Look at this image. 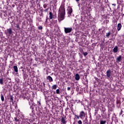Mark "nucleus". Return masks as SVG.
I'll return each mask as SVG.
<instances>
[{
    "mask_svg": "<svg viewBox=\"0 0 124 124\" xmlns=\"http://www.w3.org/2000/svg\"><path fill=\"white\" fill-rule=\"evenodd\" d=\"M106 124V121H105L101 120L100 121V124Z\"/></svg>",
    "mask_w": 124,
    "mask_h": 124,
    "instance_id": "obj_23",
    "label": "nucleus"
},
{
    "mask_svg": "<svg viewBox=\"0 0 124 124\" xmlns=\"http://www.w3.org/2000/svg\"><path fill=\"white\" fill-rule=\"evenodd\" d=\"M10 99L11 101L12 102V101H13V97L11 96L10 98Z\"/></svg>",
    "mask_w": 124,
    "mask_h": 124,
    "instance_id": "obj_30",
    "label": "nucleus"
},
{
    "mask_svg": "<svg viewBox=\"0 0 124 124\" xmlns=\"http://www.w3.org/2000/svg\"><path fill=\"white\" fill-rule=\"evenodd\" d=\"M0 96H1V100L2 101H4V97H3V95H2V94H1Z\"/></svg>",
    "mask_w": 124,
    "mask_h": 124,
    "instance_id": "obj_22",
    "label": "nucleus"
},
{
    "mask_svg": "<svg viewBox=\"0 0 124 124\" xmlns=\"http://www.w3.org/2000/svg\"><path fill=\"white\" fill-rule=\"evenodd\" d=\"M75 117H76V118H77V119H79L80 118V116H79L77 115H75Z\"/></svg>",
    "mask_w": 124,
    "mask_h": 124,
    "instance_id": "obj_31",
    "label": "nucleus"
},
{
    "mask_svg": "<svg viewBox=\"0 0 124 124\" xmlns=\"http://www.w3.org/2000/svg\"><path fill=\"white\" fill-rule=\"evenodd\" d=\"M83 54L84 56H85H85H87V55H88V52H83Z\"/></svg>",
    "mask_w": 124,
    "mask_h": 124,
    "instance_id": "obj_28",
    "label": "nucleus"
},
{
    "mask_svg": "<svg viewBox=\"0 0 124 124\" xmlns=\"http://www.w3.org/2000/svg\"><path fill=\"white\" fill-rule=\"evenodd\" d=\"M106 36H107V37H109V36H110V32L107 33Z\"/></svg>",
    "mask_w": 124,
    "mask_h": 124,
    "instance_id": "obj_24",
    "label": "nucleus"
},
{
    "mask_svg": "<svg viewBox=\"0 0 124 124\" xmlns=\"http://www.w3.org/2000/svg\"><path fill=\"white\" fill-rule=\"evenodd\" d=\"M44 8H47V4H45L44 5Z\"/></svg>",
    "mask_w": 124,
    "mask_h": 124,
    "instance_id": "obj_33",
    "label": "nucleus"
},
{
    "mask_svg": "<svg viewBox=\"0 0 124 124\" xmlns=\"http://www.w3.org/2000/svg\"><path fill=\"white\" fill-rule=\"evenodd\" d=\"M64 31L65 33H69L71 31H72V28H64Z\"/></svg>",
    "mask_w": 124,
    "mask_h": 124,
    "instance_id": "obj_3",
    "label": "nucleus"
},
{
    "mask_svg": "<svg viewBox=\"0 0 124 124\" xmlns=\"http://www.w3.org/2000/svg\"><path fill=\"white\" fill-rule=\"evenodd\" d=\"M65 16V9L64 8V5H61L59 10L58 20L59 21H62L64 20Z\"/></svg>",
    "mask_w": 124,
    "mask_h": 124,
    "instance_id": "obj_1",
    "label": "nucleus"
},
{
    "mask_svg": "<svg viewBox=\"0 0 124 124\" xmlns=\"http://www.w3.org/2000/svg\"><path fill=\"white\" fill-rule=\"evenodd\" d=\"M67 11L68 16L69 17H70V16H71V13H72L73 12L72 8H71V7H68L67 8Z\"/></svg>",
    "mask_w": 124,
    "mask_h": 124,
    "instance_id": "obj_5",
    "label": "nucleus"
},
{
    "mask_svg": "<svg viewBox=\"0 0 124 124\" xmlns=\"http://www.w3.org/2000/svg\"><path fill=\"white\" fill-rule=\"evenodd\" d=\"M84 124H90L88 123V122H85Z\"/></svg>",
    "mask_w": 124,
    "mask_h": 124,
    "instance_id": "obj_37",
    "label": "nucleus"
},
{
    "mask_svg": "<svg viewBox=\"0 0 124 124\" xmlns=\"http://www.w3.org/2000/svg\"><path fill=\"white\" fill-rule=\"evenodd\" d=\"M14 69L15 72H17L18 71V67H17V66H14Z\"/></svg>",
    "mask_w": 124,
    "mask_h": 124,
    "instance_id": "obj_19",
    "label": "nucleus"
},
{
    "mask_svg": "<svg viewBox=\"0 0 124 124\" xmlns=\"http://www.w3.org/2000/svg\"><path fill=\"white\" fill-rule=\"evenodd\" d=\"M16 28L17 29H20V26H19V24H16Z\"/></svg>",
    "mask_w": 124,
    "mask_h": 124,
    "instance_id": "obj_26",
    "label": "nucleus"
},
{
    "mask_svg": "<svg viewBox=\"0 0 124 124\" xmlns=\"http://www.w3.org/2000/svg\"><path fill=\"white\" fill-rule=\"evenodd\" d=\"M107 77L110 78L111 77V70H108L106 73Z\"/></svg>",
    "mask_w": 124,
    "mask_h": 124,
    "instance_id": "obj_8",
    "label": "nucleus"
},
{
    "mask_svg": "<svg viewBox=\"0 0 124 124\" xmlns=\"http://www.w3.org/2000/svg\"><path fill=\"white\" fill-rule=\"evenodd\" d=\"M30 95L29 93H26V96H25V98H27V99H28V100H29L30 97Z\"/></svg>",
    "mask_w": 124,
    "mask_h": 124,
    "instance_id": "obj_16",
    "label": "nucleus"
},
{
    "mask_svg": "<svg viewBox=\"0 0 124 124\" xmlns=\"http://www.w3.org/2000/svg\"><path fill=\"white\" fill-rule=\"evenodd\" d=\"M46 79L49 80V82H53V78H52L50 76H47Z\"/></svg>",
    "mask_w": 124,
    "mask_h": 124,
    "instance_id": "obj_12",
    "label": "nucleus"
},
{
    "mask_svg": "<svg viewBox=\"0 0 124 124\" xmlns=\"http://www.w3.org/2000/svg\"><path fill=\"white\" fill-rule=\"evenodd\" d=\"M14 122L15 124H18L21 123V120L18 116L14 118Z\"/></svg>",
    "mask_w": 124,
    "mask_h": 124,
    "instance_id": "obj_2",
    "label": "nucleus"
},
{
    "mask_svg": "<svg viewBox=\"0 0 124 124\" xmlns=\"http://www.w3.org/2000/svg\"><path fill=\"white\" fill-rule=\"evenodd\" d=\"M12 33H13V31L11 28L8 29L7 30V32L6 33V34H9V35H10L11 34H12Z\"/></svg>",
    "mask_w": 124,
    "mask_h": 124,
    "instance_id": "obj_7",
    "label": "nucleus"
},
{
    "mask_svg": "<svg viewBox=\"0 0 124 124\" xmlns=\"http://www.w3.org/2000/svg\"><path fill=\"white\" fill-rule=\"evenodd\" d=\"M60 89H57L56 90V93H57V94H60Z\"/></svg>",
    "mask_w": 124,
    "mask_h": 124,
    "instance_id": "obj_25",
    "label": "nucleus"
},
{
    "mask_svg": "<svg viewBox=\"0 0 124 124\" xmlns=\"http://www.w3.org/2000/svg\"><path fill=\"white\" fill-rule=\"evenodd\" d=\"M117 29L118 31H120V30H121V29H122V24L119 23L117 25Z\"/></svg>",
    "mask_w": 124,
    "mask_h": 124,
    "instance_id": "obj_10",
    "label": "nucleus"
},
{
    "mask_svg": "<svg viewBox=\"0 0 124 124\" xmlns=\"http://www.w3.org/2000/svg\"><path fill=\"white\" fill-rule=\"evenodd\" d=\"M78 123V124H82V121L79 120Z\"/></svg>",
    "mask_w": 124,
    "mask_h": 124,
    "instance_id": "obj_32",
    "label": "nucleus"
},
{
    "mask_svg": "<svg viewBox=\"0 0 124 124\" xmlns=\"http://www.w3.org/2000/svg\"><path fill=\"white\" fill-rule=\"evenodd\" d=\"M85 116H86V114H85V112L81 111L80 112L79 118H80V119H84Z\"/></svg>",
    "mask_w": 124,
    "mask_h": 124,
    "instance_id": "obj_6",
    "label": "nucleus"
},
{
    "mask_svg": "<svg viewBox=\"0 0 124 124\" xmlns=\"http://www.w3.org/2000/svg\"><path fill=\"white\" fill-rule=\"evenodd\" d=\"M58 86L56 84H54L52 86L51 88L52 90H56V89H57Z\"/></svg>",
    "mask_w": 124,
    "mask_h": 124,
    "instance_id": "obj_18",
    "label": "nucleus"
},
{
    "mask_svg": "<svg viewBox=\"0 0 124 124\" xmlns=\"http://www.w3.org/2000/svg\"><path fill=\"white\" fill-rule=\"evenodd\" d=\"M122 62V56L121 55H119L116 58V62Z\"/></svg>",
    "mask_w": 124,
    "mask_h": 124,
    "instance_id": "obj_9",
    "label": "nucleus"
},
{
    "mask_svg": "<svg viewBox=\"0 0 124 124\" xmlns=\"http://www.w3.org/2000/svg\"><path fill=\"white\" fill-rule=\"evenodd\" d=\"M18 118H19L20 120H21V121L24 120V119L25 118L24 115L23 114H20Z\"/></svg>",
    "mask_w": 124,
    "mask_h": 124,
    "instance_id": "obj_13",
    "label": "nucleus"
},
{
    "mask_svg": "<svg viewBox=\"0 0 124 124\" xmlns=\"http://www.w3.org/2000/svg\"><path fill=\"white\" fill-rule=\"evenodd\" d=\"M38 30H42L43 28L42 27V26H38Z\"/></svg>",
    "mask_w": 124,
    "mask_h": 124,
    "instance_id": "obj_27",
    "label": "nucleus"
},
{
    "mask_svg": "<svg viewBox=\"0 0 124 124\" xmlns=\"http://www.w3.org/2000/svg\"><path fill=\"white\" fill-rule=\"evenodd\" d=\"M116 0L118 4H122V3L124 2V1L123 0Z\"/></svg>",
    "mask_w": 124,
    "mask_h": 124,
    "instance_id": "obj_17",
    "label": "nucleus"
},
{
    "mask_svg": "<svg viewBox=\"0 0 124 124\" xmlns=\"http://www.w3.org/2000/svg\"><path fill=\"white\" fill-rule=\"evenodd\" d=\"M29 105H31V102H29Z\"/></svg>",
    "mask_w": 124,
    "mask_h": 124,
    "instance_id": "obj_40",
    "label": "nucleus"
},
{
    "mask_svg": "<svg viewBox=\"0 0 124 124\" xmlns=\"http://www.w3.org/2000/svg\"><path fill=\"white\" fill-rule=\"evenodd\" d=\"M76 1L78 2V1H79L80 0H76Z\"/></svg>",
    "mask_w": 124,
    "mask_h": 124,
    "instance_id": "obj_39",
    "label": "nucleus"
},
{
    "mask_svg": "<svg viewBox=\"0 0 124 124\" xmlns=\"http://www.w3.org/2000/svg\"><path fill=\"white\" fill-rule=\"evenodd\" d=\"M67 91H70V87H67Z\"/></svg>",
    "mask_w": 124,
    "mask_h": 124,
    "instance_id": "obj_35",
    "label": "nucleus"
},
{
    "mask_svg": "<svg viewBox=\"0 0 124 124\" xmlns=\"http://www.w3.org/2000/svg\"><path fill=\"white\" fill-rule=\"evenodd\" d=\"M31 103H32V101H31Z\"/></svg>",
    "mask_w": 124,
    "mask_h": 124,
    "instance_id": "obj_41",
    "label": "nucleus"
},
{
    "mask_svg": "<svg viewBox=\"0 0 124 124\" xmlns=\"http://www.w3.org/2000/svg\"><path fill=\"white\" fill-rule=\"evenodd\" d=\"M38 106H40V105H41V103H40V101L38 102Z\"/></svg>",
    "mask_w": 124,
    "mask_h": 124,
    "instance_id": "obj_34",
    "label": "nucleus"
},
{
    "mask_svg": "<svg viewBox=\"0 0 124 124\" xmlns=\"http://www.w3.org/2000/svg\"><path fill=\"white\" fill-rule=\"evenodd\" d=\"M30 108H31V109H33V107H32V106H30Z\"/></svg>",
    "mask_w": 124,
    "mask_h": 124,
    "instance_id": "obj_36",
    "label": "nucleus"
},
{
    "mask_svg": "<svg viewBox=\"0 0 124 124\" xmlns=\"http://www.w3.org/2000/svg\"><path fill=\"white\" fill-rule=\"evenodd\" d=\"M49 19H53V14L52 13V12L49 13Z\"/></svg>",
    "mask_w": 124,
    "mask_h": 124,
    "instance_id": "obj_20",
    "label": "nucleus"
},
{
    "mask_svg": "<svg viewBox=\"0 0 124 124\" xmlns=\"http://www.w3.org/2000/svg\"><path fill=\"white\" fill-rule=\"evenodd\" d=\"M0 85H3V79L0 78Z\"/></svg>",
    "mask_w": 124,
    "mask_h": 124,
    "instance_id": "obj_21",
    "label": "nucleus"
},
{
    "mask_svg": "<svg viewBox=\"0 0 124 124\" xmlns=\"http://www.w3.org/2000/svg\"><path fill=\"white\" fill-rule=\"evenodd\" d=\"M50 26L51 28H55V27H57V21L56 20H52L51 21Z\"/></svg>",
    "mask_w": 124,
    "mask_h": 124,
    "instance_id": "obj_4",
    "label": "nucleus"
},
{
    "mask_svg": "<svg viewBox=\"0 0 124 124\" xmlns=\"http://www.w3.org/2000/svg\"><path fill=\"white\" fill-rule=\"evenodd\" d=\"M61 122L62 123H63V124H66V121H65V119H64V117H62L61 118Z\"/></svg>",
    "mask_w": 124,
    "mask_h": 124,
    "instance_id": "obj_14",
    "label": "nucleus"
},
{
    "mask_svg": "<svg viewBox=\"0 0 124 124\" xmlns=\"http://www.w3.org/2000/svg\"><path fill=\"white\" fill-rule=\"evenodd\" d=\"M48 10H49V8H47L45 9V10H44V11L45 12H47V11H48Z\"/></svg>",
    "mask_w": 124,
    "mask_h": 124,
    "instance_id": "obj_29",
    "label": "nucleus"
},
{
    "mask_svg": "<svg viewBox=\"0 0 124 124\" xmlns=\"http://www.w3.org/2000/svg\"><path fill=\"white\" fill-rule=\"evenodd\" d=\"M112 5H113V6H116V4H112Z\"/></svg>",
    "mask_w": 124,
    "mask_h": 124,
    "instance_id": "obj_38",
    "label": "nucleus"
},
{
    "mask_svg": "<svg viewBox=\"0 0 124 124\" xmlns=\"http://www.w3.org/2000/svg\"><path fill=\"white\" fill-rule=\"evenodd\" d=\"M113 52L117 53L118 52V46H116L113 49Z\"/></svg>",
    "mask_w": 124,
    "mask_h": 124,
    "instance_id": "obj_15",
    "label": "nucleus"
},
{
    "mask_svg": "<svg viewBox=\"0 0 124 124\" xmlns=\"http://www.w3.org/2000/svg\"><path fill=\"white\" fill-rule=\"evenodd\" d=\"M75 79L77 80V81H79L80 79V76H79V74H77L75 76Z\"/></svg>",
    "mask_w": 124,
    "mask_h": 124,
    "instance_id": "obj_11",
    "label": "nucleus"
}]
</instances>
